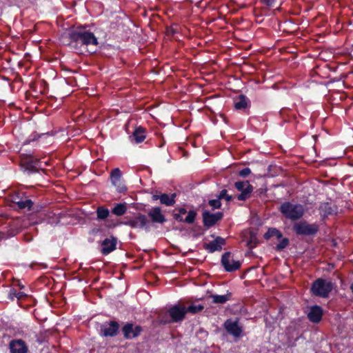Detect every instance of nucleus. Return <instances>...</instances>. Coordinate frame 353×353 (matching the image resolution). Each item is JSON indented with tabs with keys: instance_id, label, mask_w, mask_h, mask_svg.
<instances>
[{
	"instance_id": "1",
	"label": "nucleus",
	"mask_w": 353,
	"mask_h": 353,
	"mask_svg": "<svg viewBox=\"0 0 353 353\" xmlns=\"http://www.w3.org/2000/svg\"><path fill=\"white\" fill-rule=\"evenodd\" d=\"M68 37L70 39L68 45L76 50L83 46L99 44L94 34L83 27H77L71 30L68 33Z\"/></svg>"
},
{
	"instance_id": "2",
	"label": "nucleus",
	"mask_w": 353,
	"mask_h": 353,
	"mask_svg": "<svg viewBox=\"0 0 353 353\" xmlns=\"http://www.w3.org/2000/svg\"><path fill=\"white\" fill-rule=\"evenodd\" d=\"M185 306L178 303L158 314L155 323L159 325L181 323L185 318Z\"/></svg>"
},
{
	"instance_id": "3",
	"label": "nucleus",
	"mask_w": 353,
	"mask_h": 353,
	"mask_svg": "<svg viewBox=\"0 0 353 353\" xmlns=\"http://www.w3.org/2000/svg\"><path fill=\"white\" fill-rule=\"evenodd\" d=\"M279 211L287 219L297 221L303 217L305 208L301 204H294L290 201H285L279 207Z\"/></svg>"
},
{
	"instance_id": "4",
	"label": "nucleus",
	"mask_w": 353,
	"mask_h": 353,
	"mask_svg": "<svg viewBox=\"0 0 353 353\" xmlns=\"http://www.w3.org/2000/svg\"><path fill=\"white\" fill-rule=\"evenodd\" d=\"M19 165L23 172L30 175L38 172L41 169L39 159L30 154H21L19 157Z\"/></svg>"
},
{
	"instance_id": "5",
	"label": "nucleus",
	"mask_w": 353,
	"mask_h": 353,
	"mask_svg": "<svg viewBox=\"0 0 353 353\" xmlns=\"http://www.w3.org/2000/svg\"><path fill=\"white\" fill-rule=\"evenodd\" d=\"M333 288L334 283L331 281L319 278L312 283L310 290L315 296L327 298Z\"/></svg>"
},
{
	"instance_id": "6",
	"label": "nucleus",
	"mask_w": 353,
	"mask_h": 353,
	"mask_svg": "<svg viewBox=\"0 0 353 353\" xmlns=\"http://www.w3.org/2000/svg\"><path fill=\"white\" fill-rule=\"evenodd\" d=\"M149 221L145 214L137 213L134 216H127L124 217V220L119 223L120 225L130 226L134 229L148 230V223Z\"/></svg>"
},
{
	"instance_id": "7",
	"label": "nucleus",
	"mask_w": 353,
	"mask_h": 353,
	"mask_svg": "<svg viewBox=\"0 0 353 353\" xmlns=\"http://www.w3.org/2000/svg\"><path fill=\"white\" fill-rule=\"evenodd\" d=\"M293 230L297 235L314 236L319 230V225L316 223H309L306 221L295 223Z\"/></svg>"
},
{
	"instance_id": "8",
	"label": "nucleus",
	"mask_w": 353,
	"mask_h": 353,
	"mask_svg": "<svg viewBox=\"0 0 353 353\" xmlns=\"http://www.w3.org/2000/svg\"><path fill=\"white\" fill-rule=\"evenodd\" d=\"M120 325L116 321H106L100 325L99 334L104 337H114L119 331Z\"/></svg>"
},
{
	"instance_id": "9",
	"label": "nucleus",
	"mask_w": 353,
	"mask_h": 353,
	"mask_svg": "<svg viewBox=\"0 0 353 353\" xmlns=\"http://www.w3.org/2000/svg\"><path fill=\"white\" fill-rule=\"evenodd\" d=\"M221 263L224 270L229 272H234L241 267V262L235 261L230 252H226L222 255Z\"/></svg>"
},
{
	"instance_id": "10",
	"label": "nucleus",
	"mask_w": 353,
	"mask_h": 353,
	"mask_svg": "<svg viewBox=\"0 0 353 353\" xmlns=\"http://www.w3.org/2000/svg\"><path fill=\"white\" fill-rule=\"evenodd\" d=\"M234 187L238 191L241 192V194L237 196L238 200L245 201L251 196L253 187L248 181H236L234 183Z\"/></svg>"
},
{
	"instance_id": "11",
	"label": "nucleus",
	"mask_w": 353,
	"mask_h": 353,
	"mask_svg": "<svg viewBox=\"0 0 353 353\" xmlns=\"http://www.w3.org/2000/svg\"><path fill=\"white\" fill-rule=\"evenodd\" d=\"M223 327L227 332L234 338H240L242 336L243 329L239 325L238 320L227 319L223 323Z\"/></svg>"
},
{
	"instance_id": "12",
	"label": "nucleus",
	"mask_w": 353,
	"mask_h": 353,
	"mask_svg": "<svg viewBox=\"0 0 353 353\" xmlns=\"http://www.w3.org/2000/svg\"><path fill=\"white\" fill-rule=\"evenodd\" d=\"M121 330L125 339H132L141 334L143 327L140 325H134L132 323H128L122 327Z\"/></svg>"
},
{
	"instance_id": "13",
	"label": "nucleus",
	"mask_w": 353,
	"mask_h": 353,
	"mask_svg": "<svg viewBox=\"0 0 353 353\" xmlns=\"http://www.w3.org/2000/svg\"><path fill=\"white\" fill-rule=\"evenodd\" d=\"M223 213L221 212H217L214 214L210 212L209 211L205 210L202 213L203 225L209 228L214 225L218 221L223 219Z\"/></svg>"
},
{
	"instance_id": "14",
	"label": "nucleus",
	"mask_w": 353,
	"mask_h": 353,
	"mask_svg": "<svg viewBox=\"0 0 353 353\" xmlns=\"http://www.w3.org/2000/svg\"><path fill=\"white\" fill-rule=\"evenodd\" d=\"M8 346L10 353H28L29 350L26 343L21 339L11 340Z\"/></svg>"
},
{
	"instance_id": "15",
	"label": "nucleus",
	"mask_w": 353,
	"mask_h": 353,
	"mask_svg": "<svg viewBox=\"0 0 353 353\" xmlns=\"http://www.w3.org/2000/svg\"><path fill=\"white\" fill-rule=\"evenodd\" d=\"M117 244V239L116 237L111 236L109 238H105L101 243V252L103 255L109 254L116 249Z\"/></svg>"
},
{
	"instance_id": "16",
	"label": "nucleus",
	"mask_w": 353,
	"mask_h": 353,
	"mask_svg": "<svg viewBox=\"0 0 353 353\" xmlns=\"http://www.w3.org/2000/svg\"><path fill=\"white\" fill-rule=\"evenodd\" d=\"M226 243L225 239L221 237L216 236V239L210 241L208 243H204V248L208 251L210 253H213L215 251H221L222 250V246Z\"/></svg>"
},
{
	"instance_id": "17",
	"label": "nucleus",
	"mask_w": 353,
	"mask_h": 353,
	"mask_svg": "<svg viewBox=\"0 0 353 353\" xmlns=\"http://www.w3.org/2000/svg\"><path fill=\"white\" fill-rule=\"evenodd\" d=\"M152 223L162 224L166 221L165 216L161 213L159 207H155L150 209L148 213Z\"/></svg>"
},
{
	"instance_id": "18",
	"label": "nucleus",
	"mask_w": 353,
	"mask_h": 353,
	"mask_svg": "<svg viewBox=\"0 0 353 353\" xmlns=\"http://www.w3.org/2000/svg\"><path fill=\"white\" fill-rule=\"evenodd\" d=\"M322 316L323 310L320 306L316 305L311 307L307 314V318L314 323L320 322L322 319Z\"/></svg>"
},
{
	"instance_id": "19",
	"label": "nucleus",
	"mask_w": 353,
	"mask_h": 353,
	"mask_svg": "<svg viewBox=\"0 0 353 353\" xmlns=\"http://www.w3.org/2000/svg\"><path fill=\"white\" fill-rule=\"evenodd\" d=\"M319 210L323 217L336 214L337 207L331 203H323L319 206Z\"/></svg>"
},
{
	"instance_id": "20",
	"label": "nucleus",
	"mask_w": 353,
	"mask_h": 353,
	"mask_svg": "<svg viewBox=\"0 0 353 353\" xmlns=\"http://www.w3.org/2000/svg\"><path fill=\"white\" fill-rule=\"evenodd\" d=\"M196 216V212L194 210H190L185 219H183V216H181L179 212H174L173 214V217L176 221L179 222H184L188 224L193 223L195 221Z\"/></svg>"
},
{
	"instance_id": "21",
	"label": "nucleus",
	"mask_w": 353,
	"mask_h": 353,
	"mask_svg": "<svg viewBox=\"0 0 353 353\" xmlns=\"http://www.w3.org/2000/svg\"><path fill=\"white\" fill-rule=\"evenodd\" d=\"M130 138H132L137 143L143 142L145 139V128L141 126L136 128Z\"/></svg>"
},
{
	"instance_id": "22",
	"label": "nucleus",
	"mask_w": 353,
	"mask_h": 353,
	"mask_svg": "<svg viewBox=\"0 0 353 353\" xmlns=\"http://www.w3.org/2000/svg\"><path fill=\"white\" fill-rule=\"evenodd\" d=\"M210 297L212 299V303L216 304H224L230 301L232 297V293L228 292L224 295L212 294Z\"/></svg>"
},
{
	"instance_id": "23",
	"label": "nucleus",
	"mask_w": 353,
	"mask_h": 353,
	"mask_svg": "<svg viewBox=\"0 0 353 353\" xmlns=\"http://www.w3.org/2000/svg\"><path fill=\"white\" fill-rule=\"evenodd\" d=\"M249 99L243 94L239 95L234 99V105L236 110H243L248 107Z\"/></svg>"
},
{
	"instance_id": "24",
	"label": "nucleus",
	"mask_w": 353,
	"mask_h": 353,
	"mask_svg": "<svg viewBox=\"0 0 353 353\" xmlns=\"http://www.w3.org/2000/svg\"><path fill=\"white\" fill-rule=\"evenodd\" d=\"M176 194L173 193L170 195L168 194H161L160 195V202L166 206H172L175 203V197Z\"/></svg>"
},
{
	"instance_id": "25",
	"label": "nucleus",
	"mask_w": 353,
	"mask_h": 353,
	"mask_svg": "<svg viewBox=\"0 0 353 353\" xmlns=\"http://www.w3.org/2000/svg\"><path fill=\"white\" fill-rule=\"evenodd\" d=\"M127 210L126 203H116L112 209V213L116 216H121L126 213Z\"/></svg>"
},
{
	"instance_id": "26",
	"label": "nucleus",
	"mask_w": 353,
	"mask_h": 353,
	"mask_svg": "<svg viewBox=\"0 0 353 353\" xmlns=\"http://www.w3.org/2000/svg\"><path fill=\"white\" fill-rule=\"evenodd\" d=\"M43 215L48 218V223L50 224H57L60 221V217L54 212L49 210H45Z\"/></svg>"
},
{
	"instance_id": "27",
	"label": "nucleus",
	"mask_w": 353,
	"mask_h": 353,
	"mask_svg": "<svg viewBox=\"0 0 353 353\" xmlns=\"http://www.w3.org/2000/svg\"><path fill=\"white\" fill-rule=\"evenodd\" d=\"M272 237H276L277 239H280L283 237L282 233L276 228H270L264 234V239L268 240Z\"/></svg>"
},
{
	"instance_id": "28",
	"label": "nucleus",
	"mask_w": 353,
	"mask_h": 353,
	"mask_svg": "<svg viewBox=\"0 0 353 353\" xmlns=\"http://www.w3.org/2000/svg\"><path fill=\"white\" fill-rule=\"evenodd\" d=\"M33 203V201L26 196L24 199L18 203L17 207L21 210H31Z\"/></svg>"
},
{
	"instance_id": "29",
	"label": "nucleus",
	"mask_w": 353,
	"mask_h": 353,
	"mask_svg": "<svg viewBox=\"0 0 353 353\" xmlns=\"http://www.w3.org/2000/svg\"><path fill=\"white\" fill-rule=\"evenodd\" d=\"M96 213L97 216V219L104 220L109 216L110 211L105 206H99L97 209Z\"/></svg>"
},
{
	"instance_id": "30",
	"label": "nucleus",
	"mask_w": 353,
	"mask_h": 353,
	"mask_svg": "<svg viewBox=\"0 0 353 353\" xmlns=\"http://www.w3.org/2000/svg\"><path fill=\"white\" fill-rule=\"evenodd\" d=\"M121 178H122V172L119 168H114L111 171L110 175V181H111L112 184L114 183L117 181L121 180Z\"/></svg>"
},
{
	"instance_id": "31",
	"label": "nucleus",
	"mask_w": 353,
	"mask_h": 353,
	"mask_svg": "<svg viewBox=\"0 0 353 353\" xmlns=\"http://www.w3.org/2000/svg\"><path fill=\"white\" fill-rule=\"evenodd\" d=\"M26 196L24 192H17L10 195V201L17 205Z\"/></svg>"
},
{
	"instance_id": "32",
	"label": "nucleus",
	"mask_w": 353,
	"mask_h": 353,
	"mask_svg": "<svg viewBox=\"0 0 353 353\" xmlns=\"http://www.w3.org/2000/svg\"><path fill=\"white\" fill-rule=\"evenodd\" d=\"M8 297L12 301L14 298H17L18 300H21L26 298L27 294L23 292H17L15 289H11L10 290Z\"/></svg>"
},
{
	"instance_id": "33",
	"label": "nucleus",
	"mask_w": 353,
	"mask_h": 353,
	"mask_svg": "<svg viewBox=\"0 0 353 353\" xmlns=\"http://www.w3.org/2000/svg\"><path fill=\"white\" fill-rule=\"evenodd\" d=\"M204 307L202 305H191L188 307L185 306V313H191L193 314H197L203 310Z\"/></svg>"
},
{
	"instance_id": "34",
	"label": "nucleus",
	"mask_w": 353,
	"mask_h": 353,
	"mask_svg": "<svg viewBox=\"0 0 353 353\" xmlns=\"http://www.w3.org/2000/svg\"><path fill=\"white\" fill-rule=\"evenodd\" d=\"M112 185L116 188V190L119 193H124L128 190L122 179L115 182L114 183H112Z\"/></svg>"
},
{
	"instance_id": "35",
	"label": "nucleus",
	"mask_w": 353,
	"mask_h": 353,
	"mask_svg": "<svg viewBox=\"0 0 353 353\" xmlns=\"http://www.w3.org/2000/svg\"><path fill=\"white\" fill-rule=\"evenodd\" d=\"M289 244V239L288 238H283L279 244L276 246L277 251H281L285 249Z\"/></svg>"
},
{
	"instance_id": "36",
	"label": "nucleus",
	"mask_w": 353,
	"mask_h": 353,
	"mask_svg": "<svg viewBox=\"0 0 353 353\" xmlns=\"http://www.w3.org/2000/svg\"><path fill=\"white\" fill-rule=\"evenodd\" d=\"M218 197H219V199H220V200L225 199L227 201H230L232 199V196L228 194V191H227V190H225V189L222 190L220 192Z\"/></svg>"
},
{
	"instance_id": "37",
	"label": "nucleus",
	"mask_w": 353,
	"mask_h": 353,
	"mask_svg": "<svg viewBox=\"0 0 353 353\" xmlns=\"http://www.w3.org/2000/svg\"><path fill=\"white\" fill-rule=\"evenodd\" d=\"M209 205H210L213 209H220L221 207V202L219 197L216 199H212L208 201Z\"/></svg>"
},
{
	"instance_id": "38",
	"label": "nucleus",
	"mask_w": 353,
	"mask_h": 353,
	"mask_svg": "<svg viewBox=\"0 0 353 353\" xmlns=\"http://www.w3.org/2000/svg\"><path fill=\"white\" fill-rule=\"evenodd\" d=\"M251 173V170L249 168H245L243 169H242L239 174L240 176L241 177H243V178H245L247 177Z\"/></svg>"
},
{
	"instance_id": "39",
	"label": "nucleus",
	"mask_w": 353,
	"mask_h": 353,
	"mask_svg": "<svg viewBox=\"0 0 353 353\" xmlns=\"http://www.w3.org/2000/svg\"><path fill=\"white\" fill-rule=\"evenodd\" d=\"M299 339V336H296L294 339L288 338L287 344L289 347H294L296 345V341Z\"/></svg>"
},
{
	"instance_id": "40",
	"label": "nucleus",
	"mask_w": 353,
	"mask_h": 353,
	"mask_svg": "<svg viewBox=\"0 0 353 353\" xmlns=\"http://www.w3.org/2000/svg\"><path fill=\"white\" fill-rule=\"evenodd\" d=\"M39 138V137L36 134H32L30 137L29 139H27L26 141H25V143L27 144V143H29L30 141H35L37 140V139Z\"/></svg>"
},
{
	"instance_id": "41",
	"label": "nucleus",
	"mask_w": 353,
	"mask_h": 353,
	"mask_svg": "<svg viewBox=\"0 0 353 353\" xmlns=\"http://www.w3.org/2000/svg\"><path fill=\"white\" fill-rule=\"evenodd\" d=\"M267 6H272L274 0H262Z\"/></svg>"
},
{
	"instance_id": "42",
	"label": "nucleus",
	"mask_w": 353,
	"mask_h": 353,
	"mask_svg": "<svg viewBox=\"0 0 353 353\" xmlns=\"http://www.w3.org/2000/svg\"><path fill=\"white\" fill-rule=\"evenodd\" d=\"M178 212L181 214V216H183L187 213V210L183 208H181L179 209Z\"/></svg>"
},
{
	"instance_id": "43",
	"label": "nucleus",
	"mask_w": 353,
	"mask_h": 353,
	"mask_svg": "<svg viewBox=\"0 0 353 353\" xmlns=\"http://www.w3.org/2000/svg\"><path fill=\"white\" fill-rule=\"evenodd\" d=\"M8 236H6V234L3 232H0V241L3 239H7Z\"/></svg>"
},
{
	"instance_id": "44",
	"label": "nucleus",
	"mask_w": 353,
	"mask_h": 353,
	"mask_svg": "<svg viewBox=\"0 0 353 353\" xmlns=\"http://www.w3.org/2000/svg\"><path fill=\"white\" fill-rule=\"evenodd\" d=\"M152 199H153L154 201L160 200V195L154 194V195L152 196Z\"/></svg>"
},
{
	"instance_id": "45",
	"label": "nucleus",
	"mask_w": 353,
	"mask_h": 353,
	"mask_svg": "<svg viewBox=\"0 0 353 353\" xmlns=\"http://www.w3.org/2000/svg\"><path fill=\"white\" fill-rule=\"evenodd\" d=\"M16 285H17L20 289H23L24 288L23 285H22L19 281Z\"/></svg>"
},
{
	"instance_id": "46",
	"label": "nucleus",
	"mask_w": 353,
	"mask_h": 353,
	"mask_svg": "<svg viewBox=\"0 0 353 353\" xmlns=\"http://www.w3.org/2000/svg\"><path fill=\"white\" fill-rule=\"evenodd\" d=\"M350 290L353 292V283L350 285Z\"/></svg>"
}]
</instances>
